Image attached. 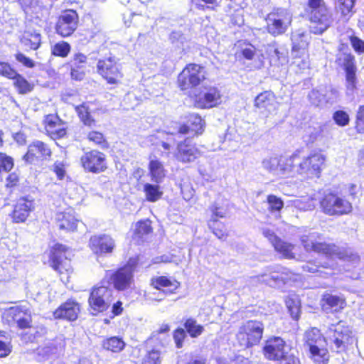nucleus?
Instances as JSON below:
<instances>
[{
	"label": "nucleus",
	"mask_w": 364,
	"mask_h": 364,
	"mask_svg": "<svg viewBox=\"0 0 364 364\" xmlns=\"http://www.w3.org/2000/svg\"><path fill=\"white\" fill-rule=\"evenodd\" d=\"M318 234L312 232L301 237V242L307 252H315L329 257H336L351 262L356 265L360 262V257L350 250L340 248L333 244L320 242L317 240Z\"/></svg>",
	"instance_id": "f257e3e1"
},
{
	"label": "nucleus",
	"mask_w": 364,
	"mask_h": 364,
	"mask_svg": "<svg viewBox=\"0 0 364 364\" xmlns=\"http://www.w3.org/2000/svg\"><path fill=\"white\" fill-rule=\"evenodd\" d=\"M303 340L304 346L309 350L310 357L314 362L318 364H325L328 360V352L324 348L326 339L318 328H312L306 331L304 334Z\"/></svg>",
	"instance_id": "f03ea898"
},
{
	"label": "nucleus",
	"mask_w": 364,
	"mask_h": 364,
	"mask_svg": "<svg viewBox=\"0 0 364 364\" xmlns=\"http://www.w3.org/2000/svg\"><path fill=\"white\" fill-rule=\"evenodd\" d=\"M291 157L295 158L292 164V172L309 178L319 177L321 167L326 161L325 156L318 152L311 153L302 159L299 157V153H294Z\"/></svg>",
	"instance_id": "7ed1b4c3"
},
{
	"label": "nucleus",
	"mask_w": 364,
	"mask_h": 364,
	"mask_svg": "<svg viewBox=\"0 0 364 364\" xmlns=\"http://www.w3.org/2000/svg\"><path fill=\"white\" fill-rule=\"evenodd\" d=\"M352 332L343 321L331 324L326 332V344L337 353L345 351L347 346L353 341Z\"/></svg>",
	"instance_id": "20e7f679"
},
{
	"label": "nucleus",
	"mask_w": 364,
	"mask_h": 364,
	"mask_svg": "<svg viewBox=\"0 0 364 364\" xmlns=\"http://www.w3.org/2000/svg\"><path fill=\"white\" fill-rule=\"evenodd\" d=\"M264 324L256 320L243 323L236 334V340L242 348H250L259 343L262 338Z\"/></svg>",
	"instance_id": "39448f33"
},
{
	"label": "nucleus",
	"mask_w": 364,
	"mask_h": 364,
	"mask_svg": "<svg viewBox=\"0 0 364 364\" xmlns=\"http://www.w3.org/2000/svg\"><path fill=\"white\" fill-rule=\"evenodd\" d=\"M71 252L61 244H55L50 254V263L53 269L61 276L62 281H68L69 274L72 272L70 265Z\"/></svg>",
	"instance_id": "423d86ee"
},
{
	"label": "nucleus",
	"mask_w": 364,
	"mask_h": 364,
	"mask_svg": "<svg viewBox=\"0 0 364 364\" xmlns=\"http://www.w3.org/2000/svg\"><path fill=\"white\" fill-rule=\"evenodd\" d=\"M138 264L137 258H130L127 264L114 272L110 279L118 291H126L134 287V273Z\"/></svg>",
	"instance_id": "0eeeda50"
},
{
	"label": "nucleus",
	"mask_w": 364,
	"mask_h": 364,
	"mask_svg": "<svg viewBox=\"0 0 364 364\" xmlns=\"http://www.w3.org/2000/svg\"><path fill=\"white\" fill-rule=\"evenodd\" d=\"M291 15L287 10H274L266 18L268 32L274 36L284 33L291 24Z\"/></svg>",
	"instance_id": "6e6552de"
},
{
	"label": "nucleus",
	"mask_w": 364,
	"mask_h": 364,
	"mask_svg": "<svg viewBox=\"0 0 364 364\" xmlns=\"http://www.w3.org/2000/svg\"><path fill=\"white\" fill-rule=\"evenodd\" d=\"M113 290L107 286H96L90 291L88 302L95 313L106 311L112 303Z\"/></svg>",
	"instance_id": "1a4fd4ad"
},
{
	"label": "nucleus",
	"mask_w": 364,
	"mask_h": 364,
	"mask_svg": "<svg viewBox=\"0 0 364 364\" xmlns=\"http://www.w3.org/2000/svg\"><path fill=\"white\" fill-rule=\"evenodd\" d=\"M309 20L310 31L314 34H321L333 22L332 13L326 5L310 11Z\"/></svg>",
	"instance_id": "9d476101"
},
{
	"label": "nucleus",
	"mask_w": 364,
	"mask_h": 364,
	"mask_svg": "<svg viewBox=\"0 0 364 364\" xmlns=\"http://www.w3.org/2000/svg\"><path fill=\"white\" fill-rule=\"evenodd\" d=\"M321 207L323 211L329 215H341L352 210L350 202L333 193L327 194L323 197L321 201Z\"/></svg>",
	"instance_id": "9b49d317"
},
{
	"label": "nucleus",
	"mask_w": 364,
	"mask_h": 364,
	"mask_svg": "<svg viewBox=\"0 0 364 364\" xmlns=\"http://www.w3.org/2000/svg\"><path fill=\"white\" fill-rule=\"evenodd\" d=\"M195 105L198 108H212L221 102V93L215 86L204 85L194 95Z\"/></svg>",
	"instance_id": "f8f14e48"
},
{
	"label": "nucleus",
	"mask_w": 364,
	"mask_h": 364,
	"mask_svg": "<svg viewBox=\"0 0 364 364\" xmlns=\"http://www.w3.org/2000/svg\"><path fill=\"white\" fill-rule=\"evenodd\" d=\"M80 164L86 172L92 173H102L107 168L105 154L97 150L85 152L80 157Z\"/></svg>",
	"instance_id": "ddd939ff"
},
{
	"label": "nucleus",
	"mask_w": 364,
	"mask_h": 364,
	"mask_svg": "<svg viewBox=\"0 0 364 364\" xmlns=\"http://www.w3.org/2000/svg\"><path fill=\"white\" fill-rule=\"evenodd\" d=\"M293 274L286 269L277 267L267 269L264 274L251 277V282L262 281L269 286L286 284L291 279Z\"/></svg>",
	"instance_id": "4468645a"
},
{
	"label": "nucleus",
	"mask_w": 364,
	"mask_h": 364,
	"mask_svg": "<svg viewBox=\"0 0 364 364\" xmlns=\"http://www.w3.org/2000/svg\"><path fill=\"white\" fill-rule=\"evenodd\" d=\"M294 157L282 159L279 157H269L262 160V166L269 173L282 177L292 172V164Z\"/></svg>",
	"instance_id": "2eb2a0df"
},
{
	"label": "nucleus",
	"mask_w": 364,
	"mask_h": 364,
	"mask_svg": "<svg viewBox=\"0 0 364 364\" xmlns=\"http://www.w3.org/2000/svg\"><path fill=\"white\" fill-rule=\"evenodd\" d=\"M289 348L280 337L268 339L263 348L264 357L269 360H279L288 353Z\"/></svg>",
	"instance_id": "dca6fc26"
},
{
	"label": "nucleus",
	"mask_w": 364,
	"mask_h": 364,
	"mask_svg": "<svg viewBox=\"0 0 364 364\" xmlns=\"http://www.w3.org/2000/svg\"><path fill=\"white\" fill-rule=\"evenodd\" d=\"M77 14L73 10H68L60 15L56 25V31L63 37L69 36L76 29Z\"/></svg>",
	"instance_id": "f3484780"
},
{
	"label": "nucleus",
	"mask_w": 364,
	"mask_h": 364,
	"mask_svg": "<svg viewBox=\"0 0 364 364\" xmlns=\"http://www.w3.org/2000/svg\"><path fill=\"white\" fill-rule=\"evenodd\" d=\"M200 156V151L186 139L177 145L176 159L182 163H191Z\"/></svg>",
	"instance_id": "a211bd4d"
},
{
	"label": "nucleus",
	"mask_w": 364,
	"mask_h": 364,
	"mask_svg": "<svg viewBox=\"0 0 364 364\" xmlns=\"http://www.w3.org/2000/svg\"><path fill=\"white\" fill-rule=\"evenodd\" d=\"M204 79L205 74L201 70H182L178 77V84L182 90H186L198 85Z\"/></svg>",
	"instance_id": "6ab92c4d"
},
{
	"label": "nucleus",
	"mask_w": 364,
	"mask_h": 364,
	"mask_svg": "<svg viewBox=\"0 0 364 364\" xmlns=\"http://www.w3.org/2000/svg\"><path fill=\"white\" fill-rule=\"evenodd\" d=\"M80 311V304L74 300L69 299L54 311L53 316L55 318L73 321L77 318Z\"/></svg>",
	"instance_id": "aec40b11"
},
{
	"label": "nucleus",
	"mask_w": 364,
	"mask_h": 364,
	"mask_svg": "<svg viewBox=\"0 0 364 364\" xmlns=\"http://www.w3.org/2000/svg\"><path fill=\"white\" fill-rule=\"evenodd\" d=\"M255 106L264 114L272 113L277 107L275 95L271 91L259 94L255 99Z\"/></svg>",
	"instance_id": "412c9836"
},
{
	"label": "nucleus",
	"mask_w": 364,
	"mask_h": 364,
	"mask_svg": "<svg viewBox=\"0 0 364 364\" xmlns=\"http://www.w3.org/2000/svg\"><path fill=\"white\" fill-rule=\"evenodd\" d=\"M45 129L48 134L53 139H60L66 134L65 124L56 115L49 114L44 120Z\"/></svg>",
	"instance_id": "4be33fe9"
},
{
	"label": "nucleus",
	"mask_w": 364,
	"mask_h": 364,
	"mask_svg": "<svg viewBox=\"0 0 364 364\" xmlns=\"http://www.w3.org/2000/svg\"><path fill=\"white\" fill-rule=\"evenodd\" d=\"M51 155L48 146L41 141H34L28 147L27 153L23 156V160L27 163H32L34 159L46 158Z\"/></svg>",
	"instance_id": "5701e85b"
},
{
	"label": "nucleus",
	"mask_w": 364,
	"mask_h": 364,
	"mask_svg": "<svg viewBox=\"0 0 364 364\" xmlns=\"http://www.w3.org/2000/svg\"><path fill=\"white\" fill-rule=\"evenodd\" d=\"M204 124V122L198 114H191L188 116V124L181 125L178 129V133L193 136L201 134Z\"/></svg>",
	"instance_id": "b1692460"
},
{
	"label": "nucleus",
	"mask_w": 364,
	"mask_h": 364,
	"mask_svg": "<svg viewBox=\"0 0 364 364\" xmlns=\"http://www.w3.org/2000/svg\"><path fill=\"white\" fill-rule=\"evenodd\" d=\"M34 209V202L27 198H20L15 205L13 219L16 223L24 222L31 211Z\"/></svg>",
	"instance_id": "393cba45"
},
{
	"label": "nucleus",
	"mask_w": 364,
	"mask_h": 364,
	"mask_svg": "<svg viewBox=\"0 0 364 364\" xmlns=\"http://www.w3.org/2000/svg\"><path fill=\"white\" fill-rule=\"evenodd\" d=\"M90 245L96 253H106L112 251L114 247V242L109 235H95L90 238Z\"/></svg>",
	"instance_id": "a878e982"
},
{
	"label": "nucleus",
	"mask_w": 364,
	"mask_h": 364,
	"mask_svg": "<svg viewBox=\"0 0 364 364\" xmlns=\"http://www.w3.org/2000/svg\"><path fill=\"white\" fill-rule=\"evenodd\" d=\"M8 315L16 322L20 328L31 327V316L21 307H12L8 311Z\"/></svg>",
	"instance_id": "bb28decb"
},
{
	"label": "nucleus",
	"mask_w": 364,
	"mask_h": 364,
	"mask_svg": "<svg viewBox=\"0 0 364 364\" xmlns=\"http://www.w3.org/2000/svg\"><path fill=\"white\" fill-rule=\"evenodd\" d=\"M55 220L59 229L65 231H74L78 223L72 210L57 213Z\"/></svg>",
	"instance_id": "cd10ccee"
},
{
	"label": "nucleus",
	"mask_w": 364,
	"mask_h": 364,
	"mask_svg": "<svg viewBox=\"0 0 364 364\" xmlns=\"http://www.w3.org/2000/svg\"><path fill=\"white\" fill-rule=\"evenodd\" d=\"M0 75L14 80V85L20 93H26L33 89L32 85L26 80L16 73V70H0Z\"/></svg>",
	"instance_id": "c85d7f7f"
},
{
	"label": "nucleus",
	"mask_w": 364,
	"mask_h": 364,
	"mask_svg": "<svg viewBox=\"0 0 364 364\" xmlns=\"http://www.w3.org/2000/svg\"><path fill=\"white\" fill-rule=\"evenodd\" d=\"M292 53L306 54L308 46V35L302 31L298 30L292 33Z\"/></svg>",
	"instance_id": "c756f323"
},
{
	"label": "nucleus",
	"mask_w": 364,
	"mask_h": 364,
	"mask_svg": "<svg viewBox=\"0 0 364 364\" xmlns=\"http://www.w3.org/2000/svg\"><path fill=\"white\" fill-rule=\"evenodd\" d=\"M151 286L156 291L162 290V287H172L171 289L166 290L167 293L170 294L178 289L179 283L176 281H171L166 277L161 276L151 279Z\"/></svg>",
	"instance_id": "7c9ffc66"
},
{
	"label": "nucleus",
	"mask_w": 364,
	"mask_h": 364,
	"mask_svg": "<svg viewBox=\"0 0 364 364\" xmlns=\"http://www.w3.org/2000/svg\"><path fill=\"white\" fill-rule=\"evenodd\" d=\"M149 168L151 180L157 183H161L165 177V170L161 162L158 159H151Z\"/></svg>",
	"instance_id": "2f4dec72"
},
{
	"label": "nucleus",
	"mask_w": 364,
	"mask_h": 364,
	"mask_svg": "<svg viewBox=\"0 0 364 364\" xmlns=\"http://www.w3.org/2000/svg\"><path fill=\"white\" fill-rule=\"evenodd\" d=\"M269 65L272 67L284 66L287 62L285 53L280 52L274 46H269Z\"/></svg>",
	"instance_id": "473e14b6"
},
{
	"label": "nucleus",
	"mask_w": 364,
	"mask_h": 364,
	"mask_svg": "<svg viewBox=\"0 0 364 364\" xmlns=\"http://www.w3.org/2000/svg\"><path fill=\"white\" fill-rule=\"evenodd\" d=\"M125 343L124 341L117 336H112L105 339L102 342V347L114 353L120 352L124 349Z\"/></svg>",
	"instance_id": "72a5a7b5"
},
{
	"label": "nucleus",
	"mask_w": 364,
	"mask_h": 364,
	"mask_svg": "<svg viewBox=\"0 0 364 364\" xmlns=\"http://www.w3.org/2000/svg\"><path fill=\"white\" fill-rule=\"evenodd\" d=\"M144 192L145 193L146 199L150 202L157 201L163 195V191L159 185L151 183L144 184Z\"/></svg>",
	"instance_id": "f704fd0d"
},
{
	"label": "nucleus",
	"mask_w": 364,
	"mask_h": 364,
	"mask_svg": "<svg viewBox=\"0 0 364 364\" xmlns=\"http://www.w3.org/2000/svg\"><path fill=\"white\" fill-rule=\"evenodd\" d=\"M272 245L274 246L275 250L282 254L283 257L287 259H291L294 257L292 252V250L294 247L293 245L284 242L279 238Z\"/></svg>",
	"instance_id": "c9c22d12"
},
{
	"label": "nucleus",
	"mask_w": 364,
	"mask_h": 364,
	"mask_svg": "<svg viewBox=\"0 0 364 364\" xmlns=\"http://www.w3.org/2000/svg\"><path fill=\"white\" fill-rule=\"evenodd\" d=\"M325 304L328 305L333 311H337L344 308L345 300L336 295L325 294L323 298Z\"/></svg>",
	"instance_id": "e433bc0d"
},
{
	"label": "nucleus",
	"mask_w": 364,
	"mask_h": 364,
	"mask_svg": "<svg viewBox=\"0 0 364 364\" xmlns=\"http://www.w3.org/2000/svg\"><path fill=\"white\" fill-rule=\"evenodd\" d=\"M41 35L37 33H26L21 39V43L26 48L36 50L41 44Z\"/></svg>",
	"instance_id": "4c0bfd02"
},
{
	"label": "nucleus",
	"mask_w": 364,
	"mask_h": 364,
	"mask_svg": "<svg viewBox=\"0 0 364 364\" xmlns=\"http://www.w3.org/2000/svg\"><path fill=\"white\" fill-rule=\"evenodd\" d=\"M238 57H242L246 60H254L257 56V50L256 48L250 44L243 43L240 46V50L237 53Z\"/></svg>",
	"instance_id": "58836bf2"
},
{
	"label": "nucleus",
	"mask_w": 364,
	"mask_h": 364,
	"mask_svg": "<svg viewBox=\"0 0 364 364\" xmlns=\"http://www.w3.org/2000/svg\"><path fill=\"white\" fill-rule=\"evenodd\" d=\"M184 327L192 338L198 337L204 331L203 326L198 324L196 321L193 318L187 319L184 323Z\"/></svg>",
	"instance_id": "ea45409f"
},
{
	"label": "nucleus",
	"mask_w": 364,
	"mask_h": 364,
	"mask_svg": "<svg viewBox=\"0 0 364 364\" xmlns=\"http://www.w3.org/2000/svg\"><path fill=\"white\" fill-rule=\"evenodd\" d=\"M95 58L92 54L86 56L82 53H78L73 56L72 62L74 65L77 67H91L95 63Z\"/></svg>",
	"instance_id": "a19ab883"
},
{
	"label": "nucleus",
	"mask_w": 364,
	"mask_h": 364,
	"mask_svg": "<svg viewBox=\"0 0 364 364\" xmlns=\"http://www.w3.org/2000/svg\"><path fill=\"white\" fill-rule=\"evenodd\" d=\"M102 77L109 84L118 83L122 77L119 70H98Z\"/></svg>",
	"instance_id": "79ce46f5"
},
{
	"label": "nucleus",
	"mask_w": 364,
	"mask_h": 364,
	"mask_svg": "<svg viewBox=\"0 0 364 364\" xmlns=\"http://www.w3.org/2000/svg\"><path fill=\"white\" fill-rule=\"evenodd\" d=\"M78 115L83 122L87 127H92L95 126L96 122L92 118L88 107L85 105H81L77 107Z\"/></svg>",
	"instance_id": "37998d69"
},
{
	"label": "nucleus",
	"mask_w": 364,
	"mask_h": 364,
	"mask_svg": "<svg viewBox=\"0 0 364 364\" xmlns=\"http://www.w3.org/2000/svg\"><path fill=\"white\" fill-rule=\"evenodd\" d=\"M151 230L149 220L139 221L136 224L134 230L135 237L142 238L144 235H148Z\"/></svg>",
	"instance_id": "c03bdc74"
},
{
	"label": "nucleus",
	"mask_w": 364,
	"mask_h": 364,
	"mask_svg": "<svg viewBox=\"0 0 364 364\" xmlns=\"http://www.w3.org/2000/svg\"><path fill=\"white\" fill-rule=\"evenodd\" d=\"M65 346V341L63 339L50 342L46 346L43 350L47 354H57L63 351Z\"/></svg>",
	"instance_id": "a18cd8bd"
},
{
	"label": "nucleus",
	"mask_w": 364,
	"mask_h": 364,
	"mask_svg": "<svg viewBox=\"0 0 364 364\" xmlns=\"http://www.w3.org/2000/svg\"><path fill=\"white\" fill-rule=\"evenodd\" d=\"M267 202L269 204V210L271 212H279L284 207L282 200L274 195H269Z\"/></svg>",
	"instance_id": "49530a36"
},
{
	"label": "nucleus",
	"mask_w": 364,
	"mask_h": 364,
	"mask_svg": "<svg viewBox=\"0 0 364 364\" xmlns=\"http://www.w3.org/2000/svg\"><path fill=\"white\" fill-rule=\"evenodd\" d=\"M336 62L338 65L343 68H353L354 67V57L348 53H340L338 55Z\"/></svg>",
	"instance_id": "de8ad7c7"
},
{
	"label": "nucleus",
	"mask_w": 364,
	"mask_h": 364,
	"mask_svg": "<svg viewBox=\"0 0 364 364\" xmlns=\"http://www.w3.org/2000/svg\"><path fill=\"white\" fill-rule=\"evenodd\" d=\"M169 40L173 45L178 48H183L184 44L188 42L186 37L181 31H177L171 33Z\"/></svg>",
	"instance_id": "09e8293b"
},
{
	"label": "nucleus",
	"mask_w": 364,
	"mask_h": 364,
	"mask_svg": "<svg viewBox=\"0 0 364 364\" xmlns=\"http://www.w3.org/2000/svg\"><path fill=\"white\" fill-rule=\"evenodd\" d=\"M309 99L311 103L315 106H323L325 105V100L322 90H311L309 94Z\"/></svg>",
	"instance_id": "8fccbe9b"
},
{
	"label": "nucleus",
	"mask_w": 364,
	"mask_h": 364,
	"mask_svg": "<svg viewBox=\"0 0 364 364\" xmlns=\"http://www.w3.org/2000/svg\"><path fill=\"white\" fill-rule=\"evenodd\" d=\"M70 49V46L68 43L61 42L56 43L52 48V53L55 55L65 57L66 56Z\"/></svg>",
	"instance_id": "3c124183"
},
{
	"label": "nucleus",
	"mask_w": 364,
	"mask_h": 364,
	"mask_svg": "<svg viewBox=\"0 0 364 364\" xmlns=\"http://www.w3.org/2000/svg\"><path fill=\"white\" fill-rule=\"evenodd\" d=\"M87 138L90 142H92L95 145L103 146L106 144L104 135L99 132H90L87 135Z\"/></svg>",
	"instance_id": "603ef678"
},
{
	"label": "nucleus",
	"mask_w": 364,
	"mask_h": 364,
	"mask_svg": "<svg viewBox=\"0 0 364 364\" xmlns=\"http://www.w3.org/2000/svg\"><path fill=\"white\" fill-rule=\"evenodd\" d=\"M355 0H338L337 7L343 16L348 15L353 8Z\"/></svg>",
	"instance_id": "864d4df0"
},
{
	"label": "nucleus",
	"mask_w": 364,
	"mask_h": 364,
	"mask_svg": "<svg viewBox=\"0 0 364 364\" xmlns=\"http://www.w3.org/2000/svg\"><path fill=\"white\" fill-rule=\"evenodd\" d=\"M11 351V347L7 338L5 336V333L0 332V357L7 356Z\"/></svg>",
	"instance_id": "5fc2aeb1"
},
{
	"label": "nucleus",
	"mask_w": 364,
	"mask_h": 364,
	"mask_svg": "<svg viewBox=\"0 0 364 364\" xmlns=\"http://www.w3.org/2000/svg\"><path fill=\"white\" fill-rule=\"evenodd\" d=\"M142 364H161L159 351L153 350L148 352L143 359Z\"/></svg>",
	"instance_id": "6e6d98bb"
},
{
	"label": "nucleus",
	"mask_w": 364,
	"mask_h": 364,
	"mask_svg": "<svg viewBox=\"0 0 364 364\" xmlns=\"http://www.w3.org/2000/svg\"><path fill=\"white\" fill-rule=\"evenodd\" d=\"M14 166V160L11 156L6 154L0 153V171L3 169L4 171H9Z\"/></svg>",
	"instance_id": "4d7b16f0"
},
{
	"label": "nucleus",
	"mask_w": 364,
	"mask_h": 364,
	"mask_svg": "<svg viewBox=\"0 0 364 364\" xmlns=\"http://www.w3.org/2000/svg\"><path fill=\"white\" fill-rule=\"evenodd\" d=\"M355 129L359 133H364V105L358 107L355 119Z\"/></svg>",
	"instance_id": "13d9d810"
},
{
	"label": "nucleus",
	"mask_w": 364,
	"mask_h": 364,
	"mask_svg": "<svg viewBox=\"0 0 364 364\" xmlns=\"http://www.w3.org/2000/svg\"><path fill=\"white\" fill-rule=\"evenodd\" d=\"M322 92L323 93L325 105L327 103H333L338 97V91L331 87L322 90Z\"/></svg>",
	"instance_id": "bf43d9fd"
},
{
	"label": "nucleus",
	"mask_w": 364,
	"mask_h": 364,
	"mask_svg": "<svg viewBox=\"0 0 364 364\" xmlns=\"http://www.w3.org/2000/svg\"><path fill=\"white\" fill-rule=\"evenodd\" d=\"M333 117L336 123L341 127L347 125L349 122L348 114L342 110L336 111Z\"/></svg>",
	"instance_id": "052dcab7"
},
{
	"label": "nucleus",
	"mask_w": 364,
	"mask_h": 364,
	"mask_svg": "<svg viewBox=\"0 0 364 364\" xmlns=\"http://www.w3.org/2000/svg\"><path fill=\"white\" fill-rule=\"evenodd\" d=\"M294 55V60L292 62V65L299 68H304L309 67V61L306 55L293 53Z\"/></svg>",
	"instance_id": "680f3d73"
},
{
	"label": "nucleus",
	"mask_w": 364,
	"mask_h": 364,
	"mask_svg": "<svg viewBox=\"0 0 364 364\" xmlns=\"http://www.w3.org/2000/svg\"><path fill=\"white\" fill-rule=\"evenodd\" d=\"M192 2L201 10L213 9L214 6H218V0H192Z\"/></svg>",
	"instance_id": "e2e57ef3"
},
{
	"label": "nucleus",
	"mask_w": 364,
	"mask_h": 364,
	"mask_svg": "<svg viewBox=\"0 0 364 364\" xmlns=\"http://www.w3.org/2000/svg\"><path fill=\"white\" fill-rule=\"evenodd\" d=\"M173 339L176 343V346L178 348H181L183 347V341L186 337V333L184 329L183 328H177L173 332Z\"/></svg>",
	"instance_id": "0e129e2a"
},
{
	"label": "nucleus",
	"mask_w": 364,
	"mask_h": 364,
	"mask_svg": "<svg viewBox=\"0 0 364 364\" xmlns=\"http://www.w3.org/2000/svg\"><path fill=\"white\" fill-rule=\"evenodd\" d=\"M286 303L291 317L294 319H298L300 313V309L299 305L297 304H295V302L292 300H288L287 301Z\"/></svg>",
	"instance_id": "69168bd1"
},
{
	"label": "nucleus",
	"mask_w": 364,
	"mask_h": 364,
	"mask_svg": "<svg viewBox=\"0 0 364 364\" xmlns=\"http://www.w3.org/2000/svg\"><path fill=\"white\" fill-rule=\"evenodd\" d=\"M346 82L348 90H353L355 87L356 76L355 70H346Z\"/></svg>",
	"instance_id": "338daca9"
},
{
	"label": "nucleus",
	"mask_w": 364,
	"mask_h": 364,
	"mask_svg": "<svg viewBox=\"0 0 364 364\" xmlns=\"http://www.w3.org/2000/svg\"><path fill=\"white\" fill-rule=\"evenodd\" d=\"M350 43L354 50L358 53L364 52V41L356 36L350 37Z\"/></svg>",
	"instance_id": "774afa93"
}]
</instances>
